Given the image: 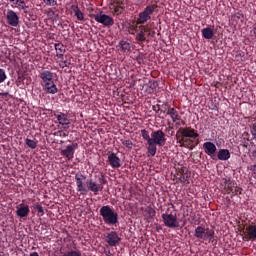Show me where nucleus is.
Returning a JSON list of instances; mask_svg holds the SVG:
<instances>
[{
    "instance_id": "f257e3e1",
    "label": "nucleus",
    "mask_w": 256,
    "mask_h": 256,
    "mask_svg": "<svg viewBox=\"0 0 256 256\" xmlns=\"http://www.w3.org/2000/svg\"><path fill=\"white\" fill-rule=\"evenodd\" d=\"M85 179V175L82 173H76L75 174V181L77 186L78 193H81V195H87L88 191H91L94 193V195H97V193L103 191V185L107 183V180H105V176L101 175L98 179L99 183H97L92 178L86 180V187L83 185Z\"/></svg>"
},
{
    "instance_id": "f03ea898",
    "label": "nucleus",
    "mask_w": 256,
    "mask_h": 256,
    "mask_svg": "<svg viewBox=\"0 0 256 256\" xmlns=\"http://www.w3.org/2000/svg\"><path fill=\"white\" fill-rule=\"evenodd\" d=\"M53 75V72L49 70H44L40 73L42 89L48 95H55L56 93H59V88H57V85L55 84Z\"/></svg>"
},
{
    "instance_id": "7ed1b4c3",
    "label": "nucleus",
    "mask_w": 256,
    "mask_h": 256,
    "mask_svg": "<svg viewBox=\"0 0 256 256\" xmlns=\"http://www.w3.org/2000/svg\"><path fill=\"white\" fill-rule=\"evenodd\" d=\"M99 213L105 225H117L119 223V214L110 205L102 206Z\"/></svg>"
},
{
    "instance_id": "20e7f679",
    "label": "nucleus",
    "mask_w": 256,
    "mask_h": 256,
    "mask_svg": "<svg viewBox=\"0 0 256 256\" xmlns=\"http://www.w3.org/2000/svg\"><path fill=\"white\" fill-rule=\"evenodd\" d=\"M162 221L165 227L169 229H177L180 227L179 220L177 219V215H173L172 213L166 212L162 214Z\"/></svg>"
},
{
    "instance_id": "39448f33",
    "label": "nucleus",
    "mask_w": 256,
    "mask_h": 256,
    "mask_svg": "<svg viewBox=\"0 0 256 256\" xmlns=\"http://www.w3.org/2000/svg\"><path fill=\"white\" fill-rule=\"evenodd\" d=\"M52 115L55 116V118L57 119V123L62 126V129L64 131H67V129H69V125H71V119L69 118L68 113L53 111Z\"/></svg>"
},
{
    "instance_id": "423d86ee",
    "label": "nucleus",
    "mask_w": 256,
    "mask_h": 256,
    "mask_svg": "<svg viewBox=\"0 0 256 256\" xmlns=\"http://www.w3.org/2000/svg\"><path fill=\"white\" fill-rule=\"evenodd\" d=\"M151 141L157 143L158 147H163L167 143V135L163 130H156L151 133Z\"/></svg>"
},
{
    "instance_id": "0eeeda50",
    "label": "nucleus",
    "mask_w": 256,
    "mask_h": 256,
    "mask_svg": "<svg viewBox=\"0 0 256 256\" xmlns=\"http://www.w3.org/2000/svg\"><path fill=\"white\" fill-rule=\"evenodd\" d=\"M95 21L97 23H101L104 25V27H111V25H114L115 20H113V17L107 15V14H97L94 16Z\"/></svg>"
},
{
    "instance_id": "6e6552de",
    "label": "nucleus",
    "mask_w": 256,
    "mask_h": 256,
    "mask_svg": "<svg viewBox=\"0 0 256 256\" xmlns=\"http://www.w3.org/2000/svg\"><path fill=\"white\" fill-rule=\"evenodd\" d=\"M177 143L180 144V147H185V149H189V151H193L195 149V140L191 138H184L179 135H176Z\"/></svg>"
},
{
    "instance_id": "1a4fd4ad",
    "label": "nucleus",
    "mask_w": 256,
    "mask_h": 256,
    "mask_svg": "<svg viewBox=\"0 0 256 256\" xmlns=\"http://www.w3.org/2000/svg\"><path fill=\"white\" fill-rule=\"evenodd\" d=\"M75 149H77V144L68 145L60 151V155L65 157L66 161H71L75 157Z\"/></svg>"
},
{
    "instance_id": "9d476101",
    "label": "nucleus",
    "mask_w": 256,
    "mask_h": 256,
    "mask_svg": "<svg viewBox=\"0 0 256 256\" xmlns=\"http://www.w3.org/2000/svg\"><path fill=\"white\" fill-rule=\"evenodd\" d=\"M106 243H108L110 247H117V245L121 243V237H119L116 231H111L106 235Z\"/></svg>"
},
{
    "instance_id": "9b49d317",
    "label": "nucleus",
    "mask_w": 256,
    "mask_h": 256,
    "mask_svg": "<svg viewBox=\"0 0 256 256\" xmlns=\"http://www.w3.org/2000/svg\"><path fill=\"white\" fill-rule=\"evenodd\" d=\"M29 213H31V209H29V205L25 203H21L16 206V215L20 219H25V217H29Z\"/></svg>"
},
{
    "instance_id": "f8f14e48",
    "label": "nucleus",
    "mask_w": 256,
    "mask_h": 256,
    "mask_svg": "<svg viewBox=\"0 0 256 256\" xmlns=\"http://www.w3.org/2000/svg\"><path fill=\"white\" fill-rule=\"evenodd\" d=\"M179 131H181V137L189 138V139H197L199 137V133L195 132V129L186 127V128H180ZM179 131H177L176 135H179Z\"/></svg>"
},
{
    "instance_id": "ddd939ff",
    "label": "nucleus",
    "mask_w": 256,
    "mask_h": 256,
    "mask_svg": "<svg viewBox=\"0 0 256 256\" xmlns=\"http://www.w3.org/2000/svg\"><path fill=\"white\" fill-rule=\"evenodd\" d=\"M256 240V225H250L244 232L243 241H255Z\"/></svg>"
},
{
    "instance_id": "4468645a",
    "label": "nucleus",
    "mask_w": 256,
    "mask_h": 256,
    "mask_svg": "<svg viewBox=\"0 0 256 256\" xmlns=\"http://www.w3.org/2000/svg\"><path fill=\"white\" fill-rule=\"evenodd\" d=\"M6 19L8 25H11V27H17V25H19V16L13 10L7 12Z\"/></svg>"
},
{
    "instance_id": "2eb2a0df",
    "label": "nucleus",
    "mask_w": 256,
    "mask_h": 256,
    "mask_svg": "<svg viewBox=\"0 0 256 256\" xmlns=\"http://www.w3.org/2000/svg\"><path fill=\"white\" fill-rule=\"evenodd\" d=\"M108 163L114 169H119V167H121V158H119L117 154L112 152L108 155Z\"/></svg>"
},
{
    "instance_id": "dca6fc26",
    "label": "nucleus",
    "mask_w": 256,
    "mask_h": 256,
    "mask_svg": "<svg viewBox=\"0 0 256 256\" xmlns=\"http://www.w3.org/2000/svg\"><path fill=\"white\" fill-rule=\"evenodd\" d=\"M203 149L206 155H209V156L215 155V153L217 152V146H215L213 142H205L203 144Z\"/></svg>"
},
{
    "instance_id": "f3484780",
    "label": "nucleus",
    "mask_w": 256,
    "mask_h": 256,
    "mask_svg": "<svg viewBox=\"0 0 256 256\" xmlns=\"http://www.w3.org/2000/svg\"><path fill=\"white\" fill-rule=\"evenodd\" d=\"M224 184V190L226 193H232V195H237V188L235 189V192H233V187H235V183H233L230 178H225Z\"/></svg>"
},
{
    "instance_id": "a211bd4d",
    "label": "nucleus",
    "mask_w": 256,
    "mask_h": 256,
    "mask_svg": "<svg viewBox=\"0 0 256 256\" xmlns=\"http://www.w3.org/2000/svg\"><path fill=\"white\" fill-rule=\"evenodd\" d=\"M167 115L171 117L173 123L181 121V116H179V112L175 108H168Z\"/></svg>"
},
{
    "instance_id": "6ab92c4d",
    "label": "nucleus",
    "mask_w": 256,
    "mask_h": 256,
    "mask_svg": "<svg viewBox=\"0 0 256 256\" xmlns=\"http://www.w3.org/2000/svg\"><path fill=\"white\" fill-rule=\"evenodd\" d=\"M217 157L219 161H228V159H231V153L228 149H220Z\"/></svg>"
},
{
    "instance_id": "aec40b11",
    "label": "nucleus",
    "mask_w": 256,
    "mask_h": 256,
    "mask_svg": "<svg viewBox=\"0 0 256 256\" xmlns=\"http://www.w3.org/2000/svg\"><path fill=\"white\" fill-rule=\"evenodd\" d=\"M71 9H72L75 17H77L78 21H85V16L83 15V12L79 8V5L73 4L71 6Z\"/></svg>"
},
{
    "instance_id": "412c9836",
    "label": "nucleus",
    "mask_w": 256,
    "mask_h": 256,
    "mask_svg": "<svg viewBox=\"0 0 256 256\" xmlns=\"http://www.w3.org/2000/svg\"><path fill=\"white\" fill-rule=\"evenodd\" d=\"M147 153H149V155H151V157H155V155H157V143L153 142L152 140H150L149 142H147Z\"/></svg>"
},
{
    "instance_id": "4be33fe9",
    "label": "nucleus",
    "mask_w": 256,
    "mask_h": 256,
    "mask_svg": "<svg viewBox=\"0 0 256 256\" xmlns=\"http://www.w3.org/2000/svg\"><path fill=\"white\" fill-rule=\"evenodd\" d=\"M140 32L136 34V41L140 43H145L147 41V37H145V33H147V28L145 26H140Z\"/></svg>"
},
{
    "instance_id": "5701e85b",
    "label": "nucleus",
    "mask_w": 256,
    "mask_h": 256,
    "mask_svg": "<svg viewBox=\"0 0 256 256\" xmlns=\"http://www.w3.org/2000/svg\"><path fill=\"white\" fill-rule=\"evenodd\" d=\"M204 241H209L212 245H215V230H207L204 233Z\"/></svg>"
},
{
    "instance_id": "b1692460",
    "label": "nucleus",
    "mask_w": 256,
    "mask_h": 256,
    "mask_svg": "<svg viewBox=\"0 0 256 256\" xmlns=\"http://www.w3.org/2000/svg\"><path fill=\"white\" fill-rule=\"evenodd\" d=\"M151 16L147 15L144 11L140 12L137 18V25H145L147 21H150Z\"/></svg>"
},
{
    "instance_id": "393cba45",
    "label": "nucleus",
    "mask_w": 256,
    "mask_h": 256,
    "mask_svg": "<svg viewBox=\"0 0 256 256\" xmlns=\"http://www.w3.org/2000/svg\"><path fill=\"white\" fill-rule=\"evenodd\" d=\"M55 50L56 57H58V59H63V54L65 53V45H63V43H57L55 44Z\"/></svg>"
},
{
    "instance_id": "a878e982",
    "label": "nucleus",
    "mask_w": 256,
    "mask_h": 256,
    "mask_svg": "<svg viewBox=\"0 0 256 256\" xmlns=\"http://www.w3.org/2000/svg\"><path fill=\"white\" fill-rule=\"evenodd\" d=\"M119 47H120L122 53H131V43H129L125 40H121L119 42Z\"/></svg>"
},
{
    "instance_id": "bb28decb",
    "label": "nucleus",
    "mask_w": 256,
    "mask_h": 256,
    "mask_svg": "<svg viewBox=\"0 0 256 256\" xmlns=\"http://www.w3.org/2000/svg\"><path fill=\"white\" fill-rule=\"evenodd\" d=\"M157 4H149L145 7L143 12L148 15V17H151L153 13H155V10L157 9Z\"/></svg>"
},
{
    "instance_id": "cd10ccee",
    "label": "nucleus",
    "mask_w": 256,
    "mask_h": 256,
    "mask_svg": "<svg viewBox=\"0 0 256 256\" xmlns=\"http://www.w3.org/2000/svg\"><path fill=\"white\" fill-rule=\"evenodd\" d=\"M11 7H13V9H15L16 7L18 9H22V11H25L26 9H28V6L25 5V0H16Z\"/></svg>"
},
{
    "instance_id": "c85d7f7f",
    "label": "nucleus",
    "mask_w": 256,
    "mask_h": 256,
    "mask_svg": "<svg viewBox=\"0 0 256 256\" xmlns=\"http://www.w3.org/2000/svg\"><path fill=\"white\" fill-rule=\"evenodd\" d=\"M194 237H196V239H204L205 229L202 226H198L194 231Z\"/></svg>"
},
{
    "instance_id": "c756f323",
    "label": "nucleus",
    "mask_w": 256,
    "mask_h": 256,
    "mask_svg": "<svg viewBox=\"0 0 256 256\" xmlns=\"http://www.w3.org/2000/svg\"><path fill=\"white\" fill-rule=\"evenodd\" d=\"M214 35L215 32H213V29L209 27L202 29V37H204V39H211Z\"/></svg>"
},
{
    "instance_id": "7c9ffc66",
    "label": "nucleus",
    "mask_w": 256,
    "mask_h": 256,
    "mask_svg": "<svg viewBox=\"0 0 256 256\" xmlns=\"http://www.w3.org/2000/svg\"><path fill=\"white\" fill-rule=\"evenodd\" d=\"M110 9L113 11L114 15H121V13H123V11L125 10L123 5H111Z\"/></svg>"
},
{
    "instance_id": "2f4dec72",
    "label": "nucleus",
    "mask_w": 256,
    "mask_h": 256,
    "mask_svg": "<svg viewBox=\"0 0 256 256\" xmlns=\"http://www.w3.org/2000/svg\"><path fill=\"white\" fill-rule=\"evenodd\" d=\"M25 144H26L27 147H29L30 149H37V140H31V139H29V138H26Z\"/></svg>"
},
{
    "instance_id": "473e14b6",
    "label": "nucleus",
    "mask_w": 256,
    "mask_h": 256,
    "mask_svg": "<svg viewBox=\"0 0 256 256\" xmlns=\"http://www.w3.org/2000/svg\"><path fill=\"white\" fill-rule=\"evenodd\" d=\"M141 137L142 139H144V141H147V143L151 141V136L149 135V132L146 129L141 130Z\"/></svg>"
},
{
    "instance_id": "72a5a7b5",
    "label": "nucleus",
    "mask_w": 256,
    "mask_h": 256,
    "mask_svg": "<svg viewBox=\"0 0 256 256\" xmlns=\"http://www.w3.org/2000/svg\"><path fill=\"white\" fill-rule=\"evenodd\" d=\"M62 256H81V251L70 250V251L65 252Z\"/></svg>"
},
{
    "instance_id": "f704fd0d",
    "label": "nucleus",
    "mask_w": 256,
    "mask_h": 256,
    "mask_svg": "<svg viewBox=\"0 0 256 256\" xmlns=\"http://www.w3.org/2000/svg\"><path fill=\"white\" fill-rule=\"evenodd\" d=\"M122 145H124L127 149H133V141L131 140H121Z\"/></svg>"
},
{
    "instance_id": "c9c22d12",
    "label": "nucleus",
    "mask_w": 256,
    "mask_h": 256,
    "mask_svg": "<svg viewBox=\"0 0 256 256\" xmlns=\"http://www.w3.org/2000/svg\"><path fill=\"white\" fill-rule=\"evenodd\" d=\"M35 209L37 210L40 217H43V215H45V210H43V206H41V204H37L35 206Z\"/></svg>"
},
{
    "instance_id": "e433bc0d",
    "label": "nucleus",
    "mask_w": 256,
    "mask_h": 256,
    "mask_svg": "<svg viewBox=\"0 0 256 256\" xmlns=\"http://www.w3.org/2000/svg\"><path fill=\"white\" fill-rule=\"evenodd\" d=\"M147 213H148L150 219H154L155 215H157V212L153 208H148Z\"/></svg>"
},
{
    "instance_id": "4c0bfd02",
    "label": "nucleus",
    "mask_w": 256,
    "mask_h": 256,
    "mask_svg": "<svg viewBox=\"0 0 256 256\" xmlns=\"http://www.w3.org/2000/svg\"><path fill=\"white\" fill-rule=\"evenodd\" d=\"M6 79H7V74L3 69L0 68V83H4Z\"/></svg>"
},
{
    "instance_id": "58836bf2",
    "label": "nucleus",
    "mask_w": 256,
    "mask_h": 256,
    "mask_svg": "<svg viewBox=\"0 0 256 256\" xmlns=\"http://www.w3.org/2000/svg\"><path fill=\"white\" fill-rule=\"evenodd\" d=\"M43 3H45V5H49L50 7H55V5H57V0H43Z\"/></svg>"
},
{
    "instance_id": "ea45409f",
    "label": "nucleus",
    "mask_w": 256,
    "mask_h": 256,
    "mask_svg": "<svg viewBox=\"0 0 256 256\" xmlns=\"http://www.w3.org/2000/svg\"><path fill=\"white\" fill-rule=\"evenodd\" d=\"M189 177L188 176H185V175H181L180 177H179V181H180V183H189Z\"/></svg>"
},
{
    "instance_id": "a19ab883",
    "label": "nucleus",
    "mask_w": 256,
    "mask_h": 256,
    "mask_svg": "<svg viewBox=\"0 0 256 256\" xmlns=\"http://www.w3.org/2000/svg\"><path fill=\"white\" fill-rule=\"evenodd\" d=\"M111 5H123V0H112Z\"/></svg>"
},
{
    "instance_id": "79ce46f5",
    "label": "nucleus",
    "mask_w": 256,
    "mask_h": 256,
    "mask_svg": "<svg viewBox=\"0 0 256 256\" xmlns=\"http://www.w3.org/2000/svg\"><path fill=\"white\" fill-rule=\"evenodd\" d=\"M157 87V82L153 81L151 84H150V88L151 89H155Z\"/></svg>"
},
{
    "instance_id": "37998d69",
    "label": "nucleus",
    "mask_w": 256,
    "mask_h": 256,
    "mask_svg": "<svg viewBox=\"0 0 256 256\" xmlns=\"http://www.w3.org/2000/svg\"><path fill=\"white\" fill-rule=\"evenodd\" d=\"M250 171H253L256 174V163L250 166Z\"/></svg>"
},
{
    "instance_id": "c03bdc74",
    "label": "nucleus",
    "mask_w": 256,
    "mask_h": 256,
    "mask_svg": "<svg viewBox=\"0 0 256 256\" xmlns=\"http://www.w3.org/2000/svg\"><path fill=\"white\" fill-rule=\"evenodd\" d=\"M137 61H138L139 65H141V63H143V58H142V56H138V57H137Z\"/></svg>"
},
{
    "instance_id": "a18cd8bd",
    "label": "nucleus",
    "mask_w": 256,
    "mask_h": 256,
    "mask_svg": "<svg viewBox=\"0 0 256 256\" xmlns=\"http://www.w3.org/2000/svg\"><path fill=\"white\" fill-rule=\"evenodd\" d=\"M61 67L62 69H65V67H69V65H67V61H63Z\"/></svg>"
},
{
    "instance_id": "49530a36",
    "label": "nucleus",
    "mask_w": 256,
    "mask_h": 256,
    "mask_svg": "<svg viewBox=\"0 0 256 256\" xmlns=\"http://www.w3.org/2000/svg\"><path fill=\"white\" fill-rule=\"evenodd\" d=\"M7 95H9V92H1L0 93V96H2V97H7Z\"/></svg>"
},
{
    "instance_id": "de8ad7c7",
    "label": "nucleus",
    "mask_w": 256,
    "mask_h": 256,
    "mask_svg": "<svg viewBox=\"0 0 256 256\" xmlns=\"http://www.w3.org/2000/svg\"><path fill=\"white\" fill-rule=\"evenodd\" d=\"M252 32H253V34H254V36L256 38V25L253 27Z\"/></svg>"
},
{
    "instance_id": "09e8293b",
    "label": "nucleus",
    "mask_w": 256,
    "mask_h": 256,
    "mask_svg": "<svg viewBox=\"0 0 256 256\" xmlns=\"http://www.w3.org/2000/svg\"><path fill=\"white\" fill-rule=\"evenodd\" d=\"M30 256H39V253H37V252H32V253H30Z\"/></svg>"
},
{
    "instance_id": "8fccbe9b",
    "label": "nucleus",
    "mask_w": 256,
    "mask_h": 256,
    "mask_svg": "<svg viewBox=\"0 0 256 256\" xmlns=\"http://www.w3.org/2000/svg\"><path fill=\"white\" fill-rule=\"evenodd\" d=\"M194 145L197 147V145H199V140L194 141Z\"/></svg>"
},
{
    "instance_id": "3c124183",
    "label": "nucleus",
    "mask_w": 256,
    "mask_h": 256,
    "mask_svg": "<svg viewBox=\"0 0 256 256\" xmlns=\"http://www.w3.org/2000/svg\"><path fill=\"white\" fill-rule=\"evenodd\" d=\"M237 55H238L239 57H243V55L241 54V51H238V52H237Z\"/></svg>"
},
{
    "instance_id": "603ef678",
    "label": "nucleus",
    "mask_w": 256,
    "mask_h": 256,
    "mask_svg": "<svg viewBox=\"0 0 256 256\" xmlns=\"http://www.w3.org/2000/svg\"><path fill=\"white\" fill-rule=\"evenodd\" d=\"M179 125H181V123H179V122H176V127H179Z\"/></svg>"
},
{
    "instance_id": "864d4df0",
    "label": "nucleus",
    "mask_w": 256,
    "mask_h": 256,
    "mask_svg": "<svg viewBox=\"0 0 256 256\" xmlns=\"http://www.w3.org/2000/svg\"><path fill=\"white\" fill-rule=\"evenodd\" d=\"M10 3H15L16 1L15 0H9Z\"/></svg>"
},
{
    "instance_id": "5fc2aeb1",
    "label": "nucleus",
    "mask_w": 256,
    "mask_h": 256,
    "mask_svg": "<svg viewBox=\"0 0 256 256\" xmlns=\"http://www.w3.org/2000/svg\"><path fill=\"white\" fill-rule=\"evenodd\" d=\"M160 113H165V110H160Z\"/></svg>"
},
{
    "instance_id": "6e6d98bb",
    "label": "nucleus",
    "mask_w": 256,
    "mask_h": 256,
    "mask_svg": "<svg viewBox=\"0 0 256 256\" xmlns=\"http://www.w3.org/2000/svg\"><path fill=\"white\" fill-rule=\"evenodd\" d=\"M181 123H182V125H185V121L182 120Z\"/></svg>"
},
{
    "instance_id": "4d7b16f0",
    "label": "nucleus",
    "mask_w": 256,
    "mask_h": 256,
    "mask_svg": "<svg viewBox=\"0 0 256 256\" xmlns=\"http://www.w3.org/2000/svg\"><path fill=\"white\" fill-rule=\"evenodd\" d=\"M63 137H67V134L64 133V134H63Z\"/></svg>"
}]
</instances>
